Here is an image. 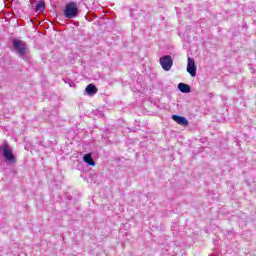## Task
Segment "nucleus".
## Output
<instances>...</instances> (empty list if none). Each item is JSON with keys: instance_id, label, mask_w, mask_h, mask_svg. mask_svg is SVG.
<instances>
[{"instance_id": "obj_1", "label": "nucleus", "mask_w": 256, "mask_h": 256, "mask_svg": "<svg viewBox=\"0 0 256 256\" xmlns=\"http://www.w3.org/2000/svg\"><path fill=\"white\" fill-rule=\"evenodd\" d=\"M79 15V8L77 7L76 2H70L66 4L65 9H64V16L67 19H75Z\"/></svg>"}, {"instance_id": "obj_2", "label": "nucleus", "mask_w": 256, "mask_h": 256, "mask_svg": "<svg viewBox=\"0 0 256 256\" xmlns=\"http://www.w3.org/2000/svg\"><path fill=\"white\" fill-rule=\"evenodd\" d=\"M13 47L18 55H25L27 53V44L23 40L14 39Z\"/></svg>"}, {"instance_id": "obj_3", "label": "nucleus", "mask_w": 256, "mask_h": 256, "mask_svg": "<svg viewBox=\"0 0 256 256\" xmlns=\"http://www.w3.org/2000/svg\"><path fill=\"white\" fill-rule=\"evenodd\" d=\"M159 62L164 71H171V67H173V58L171 55L160 57Z\"/></svg>"}, {"instance_id": "obj_4", "label": "nucleus", "mask_w": 256, "mask_h": 256, "mask_svg": "<svg viewBox=\"0 0 256 256\" xmlns=\"http://www.w3.org/2000/svg\"><path fill=\"white\" fill-rule=\"evenodd\" d=\"M187 63V73L191 75V77L197 76V65H195V60L191 57H188Z\"/></svg>"}, {"instance_id": "obj_5", "label": "nucleus", "mask_w": 256, "mask_h": 256, "mask_svg": "<svg viewBox=\"0 0 256 256\" xmlns=\"http://www.w3.org/2000/svg\"><path fill=\"white\" fill-rule=\"evenodd\" d=\"M4 158L7 159L10 163H15V155H13V151L9 148V145L4 146L3 148Z\"/></svg>"}, {"instance_id": "obj_6", "label": "nucleus", "mask_w": 256, "mask_h": 256, "mask_svg": "<svg viewBox=\"0 0 256 256\" xmlns=\"http://www.w3.org/2000/svg\"><path fill=\"white\" fill-rule=\"evenodd\" d=\"M172 119L173 121H175V123H177L178 125H182L183 127H187V125H189V121L186 117L174 114L172 115Z\"/></svg>"}, {"instance_id": "obj_7", "label": "nucleus", "mask_w": 256, "mask_h": 256, "mask_svg": "<svg viewBox=\"0 0 256 256\" xmlns=\"http://www.w3.org/2000/svg\"><path fill=\"white\" fill-rule=\"evenodd\" d=\"M84 163H87V165H90L91 167H95V160H93V154L88 153L83 156Z\"/></svg>"}, {"instance_id": "obj_8", "label": "nucleus", "mask_w": 256, "mask_h": 256, "mask_svg": "<svg viewBox=\"0 0 256 256\" xmlns=\"http://www.w3.org/2000/svg\"><path fill=\"white\" fill-rule=\"evenodd\" d=\"M178 89L181 91V93H191V86L183 82L178 84Z\"/></svg>"}, {"instance_id": "obj_9", "label": "nucleus", "mask_w": 256, "mask_h": 256, "mask_svg": "<svg viewBox=\"0 0 256 256\" xmlns=\"http://www.w3.org/2000/svg\"><path fill=\"white\" fill-rule=\"evenodd\" d=\"M86 93L87 95H95L97 94V87L93 84H89L87 87H86Z\"/></svg>"}, {"instance_id": "obj_10", "label": "nucleus", "mask_w": 256, "mask_h": 256, "mask_svg": "<svg viewBox=\"0 0 256 256\" xmlns=\"http://www.w3.org/2000/svg\"><path fill=\"white\" fill-rule=\"evenodd\" d=\"M36 11H45V2L41 1L36 5Z\"/></svg>"}]
</instances>
